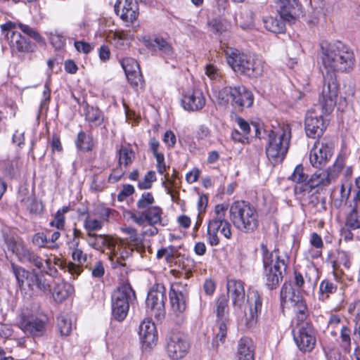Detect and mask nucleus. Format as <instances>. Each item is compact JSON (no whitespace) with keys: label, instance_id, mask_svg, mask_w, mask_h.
<instances>
[{"label":"nucleus","instance_id":"10","mask_svg":"<svg viewBox=\"0 0 360 360\" xmlns=\"http://www.w3.org/2000/svg\"><path fill=\"white\" fill-rule=\"evenodd\" d=\"M190 286L187 283L178 281L172 283L169 293L172 313L180 316L186 309L189 300Z\"/></svg>","mask_w":360,"mask_h":360},{"label":"nucleus","instance_id":"61","mask_svg":"<svg viewBox=\"0 0 360 360\" xmlns=\"http://www.w3.org/2000/svg\"><path fill=\"white\" fill-rule=\"evenodd\" d=\"M123 231L129 236L130 242L133 243L131 245H129V244L125 243L127 245H128L129 247L133 248L132 245H136L139 244V239L138 237L137 231L135 229L131 228V227H127V228H124L123 229ZM133 250H134V249H132V251Z\"/></svg>","mask_w":360,"mask_h":360},{"label":"nucleus","instance_id":"40","mask_svg":"<svg viewBox=\"0 0 360 360\" xmlns=\"http://www.w3.org/2000/svg\"><path fill=\"white\" fill-rule=\"evenodd\" d=\"M77 148L82 151H91L94 148L93 139L90 134L80 131L76 141Z\"/></svg>","mask_w":360,"mask_h":360},{"label":"nucleus","instance_id":"53","mask_svg":"<svg viewBox=\"0 0 360 360\" xmlns=\"http://www.w3.org/2000/svg\"><path fill=\"white\" fill-rule=\"evenodd\" d=\"M49 40L56 49H60L65 44V39L63 36L59 34L57 31L50 32Z\"/></svg>","mask_w":360,"mask_h":360},{"label":"nucleus","instance_id":"33","mask_svg":"<svg viewBox=\"0 0 360 360\" xmlns=\"http://www.w3.org/2000/svg\"><path fill=\"white\" fill-rule=\"evenodd\" d=\"M72 285L66 282H60L56 284L53 290V297L55 301L61 302L72 292Z\"/></svg>","mask_w":360,"mask_h":360},{"label":"nucleus","instance_id":"15","mask_svg":"<svg viewBox=\"0 0 360 360\" xmlns=\"http://www.w3.org/2000/svg\"><path fill=\"white\" fill-rule=\"evenodd\" d=\"M189 349V343L183 334L172 333L167 338V352L173 359L183 358Z\"/></svg>","mask_w":360,"mask_h":360},{"label":"nucleus","instance_id":"26","mask_svg":"<svg viewBox=\"0 0 360 360\" xmlns=\"http://www.w3.org/2000/svg\"><path fill=\"white\" fill-rule=\"evenodd\" d=\"M8 37L9 45L13 51L30 53L35 51L36 46L27 41L20 33L13 31Z\"/></svg>","mask_w":360,"mask_h":360},{"label":"nucleus","instance_id":"35","mask_svg":"<svg viewBox=\"0 0 360 360\" xmlns=\"http://www.w3.org/2000/svg\"><path fill=\"white\" fill-rule=\"evenodd\" d=\"M283 18L266 17L264 18V25L265 28L274 33H283L285 30V26Z\"/></svg>","mask_w":360,"mask_h":360},{"label":"nucleus","instance_id":"12","mask_svg":"<svg viewBox=\"0 0 360 360\" xmlns=\"http://www.w3.org/2000/svg\"><path fill=\"white\" fill-rule=\"evenodd\" d=\"M324 84L319 98L323 110L326 112L331 111L336 103L338 94V84L336 77L323 72Z\"/></svg>","mask_w":360,"mask_h":360},{"label":"nucleus","instance_id":"22","mask_svg":"<svg viewBox=\"0 0 360 360\" xmlns=\"http://www.w3.org/2000/svg\"><path fill=\"white\" fill-rule=\"evenodd\" d=\"M181 103L184 108L188 111H198L205 105V98L200 90H194L184 95Z\"/></svg>","mask_w":360,"mask_h":360},{"label":"nucleus","instance_id":"60","mask_svg":"<svg viewBox=\"0 0 360 360\" xmlns=\"http://www.w3.org/2000/svg\"><path fill=\"white\" fill-rule=\"evenodd\" d=\"M125 75L129 82L133 86H138L139 84L142 80V75L141 74L140 70Z\"/></svg>","mask_w":360,"mask_h":360},{"label":"nucleus","instance_id":"41","mask_svg":"<svg viewBox=\"0 0 360 360\" xmlns=\"http://www.w3.org/2000/svg\"><path fill=\"white\" fill-rule=\"evenodd\" d=\"M345 226L350 229H360V209L353 208L347 215Z\"/></svg>","mask_w":360,"mask_h":360},{"label":"nucleus","instance_id":"58","mask_svg":"<svg viewBox=\"0 0 360 360\" xmlns=\"http://www.w3.org/2000/svg\"><path fill=\"white\" fill-rule=\"evenodd\" d=\"M44 262H45V264H44V268L41 269L42 273L44 272L46 274L52 277H57L58 271L57 267L53 265L51 257H49L48 259L44 260Z\"/></svg>","mask_w":360,"mask_h":360},{"label":"nucleus","instance_id":"64","mask_svg":"<svg viewBox=\"0 0 360 360\" xmlns=\"http://www.w3.org/2000/svg\"><path fill=\"white\" fill-rule=\"evenodd\" d=\"M349 311L354 316V322H360V301L351 304Z\"/></svg>","mask_w":360,"mask_h":360},{"label":"nucleus","instance_id":"1","mask_svg":"<svg viewBox=\"0 0 360 360\" xmlns=\"http://www.w3.org/2000/svg\"><path fill=\"white\" fill-rule=\"evenodd\" d=\"M321 63L325 73L335 76L336 72H347L352 70L355 57L350 47L338 41L322 46Z\"/></svg>","mask_w":360,"mask_h":360},{"label":"nucleus","instance_id":"42","mask_svg":"<svg viewBox=\"0 0 360 360\" xmlns=\"http://www.w3.org/2000/svg\"><path fill=\"white\" fill-rule=\"evenodd\" d=\"M135 158V154L133 150L129 147L122 146L119 150V161L120 166L127 167L129 165L131 164Z\"/></svg>","mask_w":360,"mask_h":360},{"label":"nucleus","instance_id":"56","mask_svg":"<svg viewBox=\"0 0 360 360\" xmlns=\"http://www.w3.org/2000/svg\"><path fill=\"white\" fill-rule=\"evenodd\" d=\"M58 326L61 335H68L72 330L71 322L64 316L58 319Z\"/></svg>","mask_w":360,"mask_h":360},{"label":"nucleus","instance_id":"20","mask_svg":"<svg viewBox=\"0 0 360 360\" xmlns=\"http://www.w3.org/2000/svg\"><path fill=\"white\" fill-rule=\"evenodd\" d=\"M137 7L132 0H117L115 4V12L125 22H132L137 18Z\"/></svg>","mask_w":360,"mask_h":360},{"label":"nucleus","instance_id":"34","mask_svg":"<svg viewBox=\"0 0 360 360\" xmlns=\"http://www.w3.org/2000/svg\"><path fill=\"white\" fill-rule=\"evenodd\" d=\"M11 269L18 281L19 286L22 288L25 285H26L28 287L30 284V278L32 274V270L29 271L25 268L16 265L14 263H11Z\"/></svg>","mask_w":360,"mask_h":360},{"label":"nucleus","instance_id":"52","mask_svg":"<svg viewBox=\"0 0 360 360\" xmlns=\"http://www.w3.org/2000/svg\"><path fill=\"white\" fill-rule=\"evenodd\" d=\"M350 191L346 192L344 186H341L340 195L338 198H334L333 200V205L336 209L341 208L343 205H346L349 198Z\"/></svg>","mask_w":360,"mask_h":360},{"label":"nucleus","instance_id":"39","mask_svg":"<svg viewBox=\"0 0 360 360\" xmlns=\"http://www.w3.org/2000/svg\"><path fill=\"white\" fill-rule=\"evenodd\" d=\"M144 212L149 225L154 226L161 223L163 211L160 207L154 205Z\"/></svg>","mask_w":360,"mask_h":360},{"label":"nucleus","instance_id":"7","mask_svg":"<svg viewBox=\"0 0 360 360\" xmlns=\"http://www.w3.org/2000/svg\"><path fill=\"white\" fill-rule=\"evenodd\" d=\"M227 209V206L223 204H218L214 207V215L209 221L207 230V240L211 246L219 244V232L226 239H230L232 236L231 225L225 219Z\"/></svg>","mask_w":360,"mask_h":360},{"label":"nucleus","instance_id":"62","mask_svg":"<svg viewBox=\"0 0 360 360\" xmlns=\"http://www.w3.org/2000/svg\"><path fill=\"white\" fill-rule=\"evenodd\" d=\"M134 193V188L132 185L126 184L123 186L122 189L117 195V200L119 201H124L127 197L130 196Z\"/></svg>","mask_w":360,"mask_h":360},{"label":"nucleus","instance_id":"43","mask_svg":"<svg viewBox=\"0 0 360 360\" xmlns=\"http://www.w3.org/2000/svg\"><path fill=\"white\" fill-rule=\"evenodd\" d=\"M79 240L75 238L72 241L74 245L72 251V258L79 265H84L87 262V255L84 253L82 250L79 248Z\"/></svg>","mask_w":360,"mask_h":360},{"label":"nucleus","instance_id":"47","mask_svg":"<svg viewBox=\"0 0 360 360\" xmlns=\"http://www.w3.org/2000/svg\"><path fill=\"white\" fill-rule=\"evenodd\" d=\"M69 211L68 207H63L55 214L54 219L51 221L50 225L58 229H63L65 226V214Z\"/></svg>","mask_w":360,"mask_h":360},{"label":"nucleus","instance_id":"57","mask_svg":"<svg viewBox=\"0 0 360 360\" xmlns=\"http://www.w3.org/2000/svg\"><path fill=\"white\" fill-rule=\"evenodd\" d=\"M290 179L297 183H303L307 181V176L304 173L302 165H299L295 167Z\"/></svg>","mask_w":360,"mask_h":360},{"label":"nucleus","instance_id":"4","mask_svg":"<svg viewBox=\"0 0 360 360\" xmlns=\"http://www.w3.org/2000/svg\"><path fill=\"white\" fill-rule=\"evenodd\" d=\"M229 218L237 230L245 233L254 232L259 224L257 209L245 200H236L231 205Z\"/></svg>","mask_w":360,"mask_h":360},{"label":"nucleus","instance_id":"14","mask_svg":"<svg viewBox=\"0 0 360 360\" xmlns=\"http://www.w3.org/2000/svg\"><path fill=\"white\" fill-rule=\"evenodd\" d=\"M333 146L330 141L317 140L309 153L311 165L316 168L326 165L333 155Z\"/></svg>","mask_w":360,"mask_h":360},{"label":"nucleus","instance_id":"25","mask_svg":"<svg viewBox=\"0 0 360 360\" xmlns=\"http://www.w3.org/2000/svg\"><path fill=\"white\" fill-rule=\"evenodd\" d=\"M228 296L235 307H240L245 299L243 283L240 281L229 280L227 282Z\"/></svg>","mask_w":360,"mask_h":360},{"label":"nucleus","instance_id":"55","mask_svg":"<svg viewBox=\"0 0 360 360\" xmlns=\"http://www.w3.org/2000/svg\"><path fill=\"white\" fill-rule=\"evenodd\" d=\"M156 180L155 173L153 171H149L146 173L144 178L139 182V187L141 189H149L152 187L153 182Z\"/></svg>","mask_w":360,"mask_h":360},{"label":"nucleus","instance_id":"49","mask_svg":"<svg viewBox=\"0 0 360 360\" xmlns=\"http://www.w3.org/2000/svg\"><path fill=\"white\" fill-rule=\"evenodd\" d=\"M18 27L24 34L32 38L36 41L39 43H44V39H43V37H41L39 33L32 27H30L27 25L22 24L21 22L18 23Z\"/></svg>","mask_w":360,"mask_h":360},{"label":"nucleus","instance_id":"24","mask_svg":"<svg viewBox=\"0 0 360 360\" xmlns=\"http://www.w3.org/2000/svg\"><path fill=\"white\" fill-rule=\"evenodd\" d=\"M248 302L249 304L248 313L245 315L247 320V325L252 326L257 321L258 314L261 311L262 300L257 291H252L251 296H248Z\"/></svg>","mask_w":360,"mask_h":360},{"label":"nucleus","instance_id":"37","mask_svg":"<svg viewBox=\"0 0 360 360\" xmlns=\"http://www.w3.org/2000/svg\"><path fill=\"white\" fill-rule=\"evenodd\" d=\"M227 320L219 321L218 331L212 342V348L214 351H217L219 345L225 342L227 334Z\"/></svg>","mask_w":360,"mask_h":360},{"label":"nucleus","instance_id":"17","mask_svg":"<svg viewBox=\"0 0 360 360\" xmlns=\"http://www.w3.org/2000/svg\"><path fill=\"white\" fill-rule=\"evenodd\" d=\"M20 328L33 337H41L46 331V318L22 317L20 322Z\"/></svg>","mask_w":360,"mask_h":360},{"label":"nucleus","instance_id":"27","mask_svg":"<svg viewBox=\"0 0 360 360\" xmlns=\"http://www.w3.org/2000/svg\"><path fill=\"white\" fill-rule=\"evenodd\" d=\"M255 345L251 338H241L238 343L237 355L238 360H254Z\"/></svg>","mask_w":360,"mask_h":360},{"label":"nucleus","instance_id":"30","mask_svg":"<svg viewBox=\"0 0 360 360\" xmlns=\"http://www.w3.org/2000/svg\"><path fill=\"white\" fill-rule=\"evenodd\" d=\"M18 198L20 202L30 212H37L39 210V205L36 200L34 194L26 188H20L18 192Z\"/></svg>","mask_w":360,"mask_h":360},{"label":"nucleus","instance_id":"63","mask_svg":"<svg viewBox=\"0 0 360 360\" xmlns=\"http://www.w3.org/2000/svg\"><path fill=\"white\" fill-rule=\"evenodd\" d=\"M75 47L79 52H82L86 54L90 53L93 49V47L89 43L83 41H75Z\"/></svg>","mask_w":360,"mask_h":360},{"label":"nucleus","instance_id":"48","mask_svg":"<svg viewBox=\"0 0 360 360\" xmlns=\"http://www.w3.org/2000/svg\"><path fill=\"white\" fill-rule=\"evenodd\" d=\"M228 311V298L226 295L219 297L216 303V314L219 319H224Z\"/></svg>","mask_w":360,"mask_h":360},{"label":"nucleus","instance_id":"38","mask_svg":"<svg viewBox=\"0 0 360 360\" xmlns=\"http://www.w3.org/2000/svg\"><path fill=\"white\" fill-rule=\"evenodd\" d=\"M300 292H296L292 285L289 283H285L280 292L281 304L283 307L284 304L289 302L290 304L295 300V297L300 296Z\"/></svg>","mask_w":360,"mask_h":360},{"label":"nucleus","instance_id":"11","mask_svg":"<svg viewBox=\"0 0 360 360\" xmlns=\"http://www.w3.org/2000/svg\"><path fill=\"white\" fill-rule=\"evenodd\" d=\"M166 288L163 284H155L148 293L146 306L158 321H162L165 316V302Z\"/></svg>","mask_w":360,"mask_h":360},{"label":"nucleus","instance_id":"19","mask_svg":"<svg viewBox=\"0 0 360 360\" xmlns=\"http://www.w3.org/2000/svg\"><path fill=\"white\" fill-rule=\"evenodd\" d=\"M139 334L143 345L150 347L158 341V333L155 323L150 319L143 320L139 326Z\"/></svg>","mask_w":360,"mask_h":360},{"label":"nucleus","instance_id":"21","mask_svg":"<svg viewBox=\"0 0 360 360\" xmlns=\"http://www.w3.org/2000/svg\"><path fill=\"white\" fill-rule=\"evenodd\" d=\"M276 3L281 18L286 21L294 20L300 12L301 5L298 0H277Z\"/></svg>","mask_w":360,"mask_h":360},{"label":"nucleus","instance_id":"18","mask_svg":"<svg viewBox=\"0 0 360 360\" xmlns=\"http://www.w3.org/2000/svg\"><path fill=\"white\" fill-rule=\"evenodd\" d=\"M143 44L153 51H158L163 57L170 58L174 51L172 44L160 36L143 39Z\"/></svg>","mask_w":360,"mask_h":360},{"label":"nucleus","instance_id":"31","mask_svg":"<svg viewBox=\"0 0 360 360\" xmlns=\"http://www.w3.org/2000/svg\"><path fill=\"white\" fill-rule=\"evenodd\" d=\"M18 259L22 263H28L34 266L38 269H42V268H44V259L34 251L27 248H26L24 252L21 254Z\"/></svg>","mask_w":360,"mask_h":360},{"label":"nucleus","instance_id":"32","mask_svg":"<svg viewBox=\"0 0 360 360\" xmlns=\"http://www.w3.org/2000/svg\"><path fill=\"white\" fill-rule=\"evenodd\" d=\"M333 181L327 170H319L311 175L309 184L314 188L318 186H327Z\"/></svg>","mask_w":360,"mask_h":360},{"label":"nucleus","instance_id":"13","mask_svg":"<svg viewBox=\"0 0 360 360\" xmlns=\"http://www.w3.org/2000/svg\"><path fill=\"white\" fill-rule=\"evenodd\" d=\"M293 337L299 349L304 352L311 351L316 344L314 330L309 323H298L293 330Z\"/></svg>","mask_w":360,"mask_h":360},{"label":"nucleus","instance_id":"50","mask_svg":"<svg viewBox=\"0 0 360 360\" xmlns=\"http://www.w3.org/2000/svg\"><path fill=\"white\" fill-rule=\"evenodd\" d=\"M121 65L125 74L139 70L140 67L137 61L129 57L124 58L120 60Z\"/></svg>","mask_w":360,"mask_h":360},{"label":"nucleus","instance_id":"29","mask_svg":"<svg viewBox=\"0 0 360 360\" xmlns=\"http://www.w3.org/2000/svg\"><path fill=\"white\" fill-rule=\"evenodd\" d=\"M28 288L31 290L37 289L46 293L51 292V285L45 278L42 271L38 273L35 269H32Z\"/></svg>","mask_w":360,"mask_h":360},{"label":"nucleus","instance_id":"23","mask_svg":"<svg viewBox=\"0 0 360 360\" xmlns=\"http://www.w3.org/2000/svg\"><path fill=\"white\" fill-rule=\"evenodd\" d=\"M2 236L8 250L15 255L18 259L27 248L24 243L8 229L2 230Z\"/></svg>","mask_w":360,"mask_h":360},{"label":"nucleus","instance_id":"54","mask_svg":"<svg viewBox=\"0 0 360 360\" xmlns=\"http://www.w3.org/2000/svg\"><path fill=\"white\" fill-rule=\"evenodd\" d=\"M336 290L337 286L328 280H324L320 283L319 291L323 297L326 295V297H328L329 295L334 293Z\"/></svg>","mask_w":360,"mask_h":360},{"label":"nucleus","instance_id":"36","mask_svg":"<svg viewBox=\"0 0 360 360\" xmlns=\"http://www.w3.org/2000/svg\"><path fill=\"white\" fill-rule=\"evenodd\" d=\"M295 300H294V301L291 303V307H293L297 319L301 323H304V320L308 316L307 304L301 295L300 296L295 297Z\"/></svg>","mask_w":360,"mask_h":360},{"label":"nucleus","instance_id":"51","mask_svg":"<svg viewBox=\"0 0 360 360\" xmlns=\"http://www.w3.org/2000/svg\"><path fill=\"white\" fill-rule=\"evenodd\" d=\"M340 339L342 347L345 350L349 352L351 349V330L347 326L340 328Z\"/></svg>","mask_w":360,"mask_h":360},{"label":"nucleus","instance_id":"46","mask_svg":"<svg viewBox=\"0 0 360 360\" xmlns=\"http://www.w3.org/2000/svg\"><path fill=\"white\" fill-rule=\"evenodd\" d=\"M155 202V198L150 192L143 193L136 202L137 208L139 210L145 211L153 207Z\"/></svg>","mask_w":360,"mask_h":360},{"label":"nucleus","instance_id":"59","mask_svg":"<svg viewBox=\"0 0 360 360\" xmlns=\"http://www.w3.org/2000/svg\"><path fill=\"white\" fill-rule=\"evenodd\" d=\"M49 240L44 233H37L32 238V243L39 248L47 246Z\"/></svg>","mask_w":360,"mask_h":360},{"label":"nucleus","instance_id":"28","mask_svg":"<svg viewBox=\"0 0 360 360\" xmlns=\"http://www.w3.org/2000/svg\"><path fill=\"white\" fill-rule=\"evenodd\" d=\"M110 210L109 209L103 208L100 212L101 219H96L88 216L84 222L85 229L88 233H94V231L100 230L103 226V221H108Z\"/></svg>","mask_w":360,"mask_h":360},{"label":"nucleus","instance_id":"44","mask_svg":"<svg viewBox=\"0 0 360 360\" xmlns=\"http://www.w3.org/2000/svg\"><path fill=\"white\" fill-rule=\"evenodd\" d=\"M345 155L340 154L337 158L335 163L332 167H330L328 169V172L330 174V177L335 181L339 176L340 172L342 170L345 163Z\"/></svg>","mask_w":360,"mask_h":360},{"label":"nucleus","instance_id":"8","mask_svg":"<svg viewBox=\"0 0 360 360\" xmlns=\"http://www.w3.org/2000/svg\"><path fill=\"white\" fill-rule=\"evenodd\" d=\"M136 294L128 283L115 290L111 297L112 315L118 321H123L129 311V304L136 300Z\"/></svg>","mask_w":360,"mask_h":360},{"label":"nucleus","instance_id":"45","mask_svg":"<svg viewBox=\"0 0 360 360\" xmlns=\"http://www.w3.org/2000/svg\"><path fill=\"white\" fill-rule=\"evenodd\" d=\"M86 119L89 122L97 127L103 122V115L99 109L91 107L87 110Z\"/></svg>","mask_w":360,"mask_h":360},{"label":"nucleus","instance_id":"5","mask_svg":"<svg viewBox=\"0 0 360 360\" xmlns=\"http://www.w3.org/2000/svg\"><path fill=\"white\" fill-rule=\"evenodd\" d=\"M290 139L291 129L288 124H283L270 131L266 153L272 164H278L284 160L290 146Z\"/></svg>","mask_w":360,"mask_h":360},{"label":"nucleus","instance_id":"3","mask_svg":"<svg viewBox=\"0 0 360 360\" xmlns=\"http://www.w3.org/2000/svg\"><path fill=\"white\" fill-rule=\"evenodd\" d=\"M263 256L264 275L266 278V285L269 290L276 289L283 280V273L288 265L289 258L278 249L269 252L266 245H260Z\"/></svg>","mask_w":360,"mask_h":360},{"label":"nucleus","instance_id":"16","mask_svg":"<svg viewBox=\"0 0 360 360\" xmlns=\"http://www.w3.org/2000/svg\"><path fill=\"white\" fill-rule=\"evenodd\" d=\"M326 126L321 115L314 112H308L305 117V131L307 136L316 139L319 138L323 134Z\"/></svg>","mask_w":360,"mask_h":360},{"label":"nucleus","instance_id":"6","mask_svg":"<svg viewBox=\"0 0 360 360\" xmlns=\"http://www.w3.org/2000/svg\"><path fill=\"white\" fill-rule=\"evenodd\" d=\"M226 60L236 72L250 78L260 77L264 72L263 60L255 56L240 53L237 50H227Z\"/></svg>","mask_w":360,"mask_h":360},{"label":"nucleus","instance_id":"9","mask_svg":"<svg viewBox=\"0 0 360 360\" xmlns=\"http://www.w3.org/2000/svg\"><path fill=\"white\" fill-rule=\"evenodd\" d=\"M218 97L221 103L231 101L233 105L238 107L250 108L254 101L252 93L243 85L226 86L219 92Z\"/></svg>","mask_w":360,"mask_h":360},{"label":"nucleus","instance_id":"2","mask_svg":"<svg viewBox=\"0 0 360 360\" xmlns=\"http://www.w3.org/2000/svg\"><path fill=\"white\" fill-rule=\"evenodd\" d=\"M87 236L89 245L94 249L104 251L103 248H107L108 259L113 269L125 266L124 261L131 255L132 248L123 240L96 233H87Z\"/></svg>","mask_w":360,"mask_h":360}]
</instances>
